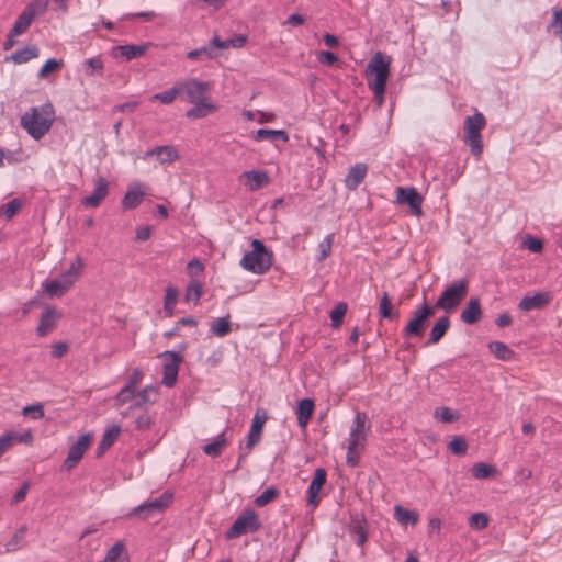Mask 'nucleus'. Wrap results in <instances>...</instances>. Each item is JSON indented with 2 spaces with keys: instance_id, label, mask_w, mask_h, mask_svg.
Here are the masks:
<instances>
[{
  "instance_id": "obj_45",
  "label": "nucleus",
  "mask_w": 562,
  "mask_h": 562,
  "mask_svg": "<svg viewBox=\"0 0 562 562\" xmlns=\"http://www.w3.org/2000/svg\"><path fill=\"white\" fill-rule=\"evenodd\" d=\"M217 56V53H213V47L203 46L198 49L188 52L187 58L190 60H207L213 59Z\"/></svg>"
},
{
  "instance_id": "obj_17",
  "label": "nucleus",
  "mask_w": 562,
  "mask_h": 562,
  "mask_svg": "<svg viewBox=\"0 0 562 562\" xmlns=\"http://www.w3.org/2000/svg\"><path fill=\"white\" fill-rule=\"evenodd\" d=\"M551 299L549 292H538L532 296H524L518 303V308L524 312L541 310L550 303Z\"/></svg>"
},
{
  "instance_id": "obj_47",
  "label": "nucleus",
  "mask_w": 562,
  "mask_h": 562,
  "mask_svg": "<svg viewBox=\"0 0 562 562\" xmlns=\"http://www.w3.org/2000/svg\"><path fill=\"white\" fill-rule=\"evenodd\" d=\"M279 496V490L274 486H270L266 488L259 496H257L254 501V504L257 507H263L267 504L271 503Z\"/></svg>"
},
{
  "instance_id": "obj_60",
  "label": "nucleus",
  "mask_w": 562,
  "mask_h": 562,
  "mask_svg": "<svg viewBox=\"0 0 562 562\" xmlns=\"http://www.w3.org/2000/svg\"><path fill=\"white\" fill-rule=\"evenodd\" d=\"M135 391L134 389L125 385L121 389L119 394L115 396V401L119 405H123L130 401H132L135 397Z\"/></svg>"
},
{
  "instance_id": "obj_23",
  "label": "nucleus",
  "mask_w": 562,
  "mask_h": 562,
  "mask_svg": "<svg viewBox=\"0 0 562 562\" xmlns=\"http://www.w3.org/2000/svg\"><path fill=\"white\" fill-rule=\"evenodd\" d=\"M245 186L250 191H257L269 184L270 179L266 171L250 170L241 173Z\"/></svg>"
},
{
  "instance_id": "obj_16",
  "label": "nucleus",
  "mask_w": 562,
  "mask_h": 562,
  "mask_svg": "<svg viewBox=\"0 0 562 562\" xmlns=\"http://www.w3.org/2000/svg\"><path fill=\"white\" fill-rule=\"evenodd\" d=\"M267 420V413L265 409H258L252 418V424L247 437L246 449L250 450L255 445L260 441L263 425Z\"/></svg>"
},
{
  "instance_id": "obj_36",
  "label": "nucleus",
  "mask_w": 562,
  "mask_h": 562,
  "mask_svg": "<svg viewBox=\"0 0 562 562\" xmlns=\"http://www.w3.org/2000/svg\"><path fill=\"white\" fill-rule=\"evenodd\" d=\"M157 395V387L146 386L138 393V400L130 406V411L140 408L143 405L153 404L156 398H151L150 395Z\"/></svg>"
},
{
  "instance_id": "obj_14",
  "label": "nucleus",
  "mask_w": 562,
  "mask_h": 562,
  "mask_svg": "<svg viewBox=\"0 0 562 562\" xmlns=\"http://www.w3.org/2000/svg\"><path fill=\"white\" fill-rule=\"evenodd\" d=\"M61 317V311L55 306H45L36 327L37 336L45 337L50 334L57 327V323Z\"/></svg>"
},
{
  "instance_id": "obj_55",
  "label": "nucleus",
  "mask_w": 562,
  "mask_h": 562,
  "mask_svg": "<svg viewBox=\"0 0 562 562\" xmlns=\"http://www.w3.org/2000/svg\"><path fill=\"white\" fill-rule=\"evenodd\" d=\"M434 416L436 419L442 423H453L458 419V415H456L449 407L446 406L436 408Z\"/></svg>"
},
{
  "instance_id": "obj_18",
  "label": "nucleus",
  "mask_w": 562,
  "mask_h": 562,
  "mask_svg": "<svg viewBox=\"0 0 562 562\" xmlns=\"http://www.w3.org/2000/svg\"><path fill=\"white\" fill-rule=\"evenodd\" d=\"M144 195L143 184L139 182L133 183L122 199V209L125 211L136 209L142 203Z\"/></svg>"
},
{
  "instance_id": "obj_27",
  "label": "nucleus",
  "mask_w": 562,
  "mask_h": 562,
  "mask_svg": "<svg viewBox=\"0 0 562 562\" xmlns=\"http://www.w3.org/2000/svg\"><path fill=\"white\" fill-rule=\"evenodd\" d=\"M450 327V319L448 316H442L438 318V321L434 324L429 338L426 342V345H436L438 344L441 338L446 335Z\"/></svg>"
},
{
  "instance_id": "obj_32",
  "label": "nucleus",
  "mask_w": 562,
  "mask_h": 562,
  "mask_svg": "<svg viewBox=\"0 0 562 562\" xmlns=\"http://www.w3.org/2000/svg\"><path fill=\"white\" fill-rule=\"evenodd\" d=\"M103 562H128V554L123 541L114 543L106 552Z\"/></svg>"
},
{
  "instance_id": "obj_42",
  "label": "nucleus",
  "mask_w": 562,
  "mask_h": 562,
  "mask_svg": "<svg viewBox=\"0 0 562 562\" xmlns=\"http://www.w3.org/2000/svg\"><path fill=\"white\" fill-rule=\"evenodd\" d=\"M43 289L49 297H61L66 294L68 289L57 280L45 281L42 283Z\"/></svg>"
},
{
  "instance_id": "obj_10",
  "label": "nucleus",
  "mask_w": 562,
  "mask_h": 562,
  "mask_svg": "<svg viewBox=\"0 0 562 562\" xmlns=\"http://www.w3.org/2000/svg\"><path fill=\"white\" fill-rule=\"evenodd\" d=\"M160 357L164 359L161 382L167 387H172L177 382L179 366L183 358L180 352L170 350L164 351Z\"/></svg>"
},
{
  "instance_id": "obj_28",
  "label": "nucleus",
  "mask_w": 562,
  "mask_h": 562,
  "mask_svg": "<svg viewBox=\"0 0 562 562\" xmlns=\"http://www.w3.org/2000/svg\"><path fill=\"white\" fill-rule=\"evenodd\" d=\"M193 104L194 105L186 113V116L191 120L205 117L216 111V106L213 103L206 102V100Z\"/></svg>"
},
{
  "instance_id": "obj_6",
  "label": "nucleus",
  "mask_w": 562,
  "mask_h": 562,
  "mask_svg": "<svg viewBox=\"0 0 562 562\" xmlns=\"http://www.w3.org/2000/svg\"><path fill=\"white\" fill-rule=\"evenodd\" d=\"M261 528L258 514L254 509L241 513L225 533L226 539H235L241 535L256 532Z\"/></svg>"
},
{
  "instance_id": "obj_2",
  "label": "nucleus",
  "mask_w": 562,
  "mask_h": 562,
  "mask_svg": "<svg viewBox=\"0 0 562 562\" xmlns=\"http://www.w3.org/2000/svg\"><path fill=\"white\" fill-rule=\"evenodd\" d=\"M54 119L53 105L45 104L25 112L21 117V125L34 139H41L50 130Z\"/></svg>"
},
{
  "instance_id": "obj_4",
  "label": "nucleus",
  "mask_w": 562,
  "mask_h": 562,
  "mask_svg": "<svg viewBox=\"0 0 562 562\" xmlns=\"http://www.w3.org/2000/svg\"><path fill=\"white\" fill-rule=\"evenodd\" d=\"M486 125L485 116L476 112L464 120V143L470 147L473 156L480 157L483 153L482 130Z\"/></svg>"
},
{
  "instance_id": "obj_62",
  "label": "nucleus",
  "mask_w": 562,
  "mask_h": 562,
  "mask_svg": "<svg viewBox=\"0 0 562 562\" xmlns=\"http://www.w3.org/2000/svg\"><path fill=\"white\" fill-rule=\"evenodd\" d=\"M353 540L358 546H363L367 541L368 535L361 522H358L352 528Z\"/></svg>"
},
{
  "instance_id": "obj_46",
  "label": "nucleus",
  "mask_w": 562,
  "mask_h": 562,
  "mask_svg": "<svg viewBox=\"0 0 562 562\" xmlns=\"http://www.w3.org/2000/svg\"><path fill=\"white\" fill-rule=\"evenodd\" d=\"M202 295V285L198 280H191L186 289V301L196 304Z\"/></svg>"
},
{
  "instance_id": "obj_35",
  "label": "nucleus",
  "mask_w": 562,
  "mask_h": 562,
  "mask_svg": "<svg viewBox=\"0 0 562 562\" xmlns=\"http://www.w3.org/2000/svg\"><path fill=\"white\" fill-rule=\"evenodd\" d=\"M33 19L31 13H26L24 10L20 13L16 21L14 22L11 31V37L19 36L23 34L32 24Z\"/></svg>"
},
{
  "instance_id": "obj_22",
  "label": "nucleus",
  "mask_w": 562,
  "mask_h": 562,
  "mask_svg": "<svg viewBox=\"0 0 562 562\" xmlns=\"http://www.w3.org/2000/svg\"><path fill=\"white\" fill-rule=\"evenodd\" d=\"M83 263L82 260L77 257L69 266V268L59 274L55 280L59 281L61 285L66 286L68 290L76 283L81 274Z\"/></svg>"
},
{
  "instance_id": "obj_20",
  "label": "nucleus",
  "mask_w": 562,
  "mask_h": 562,
  "mask_svg": "<svg viewBox=\"0 0 562 562\" xmlns=\"http://www.w3.org/2000/svg\"><path fill=\"white\" fill-rule=\"evenodd\" d=\"M483 312L481 308L480 299L476 296L470 297L465 307L460 314V319L468 325H473L482 318Z\"/></svg>"
},
{
  "instance_id": "obj_11",
  "label": "nucleus",
  "mask_w": 562,
  "mask_h": 562,
  "mask_svg": "<svg viewBox=\"0 0 562 562\" xmlns=\"http://www.w3.org/2000/svg\"><path fill=\"white\" fill-rule=\"evenodd\" d=\"M423 200L422 194L414 187L396 188V202L406 204L412 215L420 217L424 214L422 209Z\"/></svg>"
},
{
  "instance_id": "obj_19",
  "label": "nucleus",
  "mask_w": 562,
  "mask_h": 562,
  "mask_svg": "<svg viewBox=\"0 0 562 562\" xmlns=\"http://www.w3.org/2000/svg\"><path fill=\"white\" fill-rule=\"evenodd\" d=\"M33 435L30 430L20 434L16 431H7L0 437V457L5 453L14 443H31Z\"/></svg>"
},
{
  "instance_id": "obj_61",
  "label": "nucleus",
  "mask_w": 562,
  "mask_h": 562,
  "mask_svg": "<svg viewBox=\"0 0 562 562\" xmlns=\"http://www.w3.org/2000/svg\"><path fill=\"white\" fill-rule=\"evenodd\" d=\"M522 245L532 252H540L543 248L542 240L530 235L525 237Z\"/></svg>"
},
{
  "instance_id": "obj_12",
  "label": "nucleus",
  "mask_w": 562,
  "mask_h": 562,
  "mask_svg": "<svg viewBox=\"0 0 562 562\" xmlns=\"http://www.w3.org/2000/svg\"><path fill=\"white\" fill-rule=\"evenodd\" d=\"M370 425L368 424L367 415L358 412L352 422L348 445L364 449Z\"/></svg>"
},
{
  "instance_id": "obj_34",
  "label": "nucleus",
  "mask_w": 562,
  "mask_h": 562,
  "mask_svg": "<svg viewBox=\"0 0 562 562\" xmlns=\"http://www.w3.org/2000/svg\"><path fill=\"white\" fill-rule=\"evenodd\" d=\"M490 351L502 361H508L514 357V351L502 341H491L488 344Z\"/></svg>"
},
{
  "instance_id": "obj_64",
  "label": "nucleus",
  "mask_w": 562,
  "mask_h": 562,
  "mask_svg": "<svg viewBox=\"0 0 562 562\" xmlns=\"http://www.w3.org/2000/svg\"><path fill=\"white\" fill-rule=\"evenodd\" d=\"M318 60L322 64L331 66V65H334L335 63L338 61V57L334 53H331V52L323 50L318 55Z\"/></svg>"
},
{
  "instance_id": "obj_49",
  "label": "nucleus",
  "mask_w": 562,
  "mask_h": 562,
  "mask_svg": "<svg viewBox=\"0 0 562 562\" xmlns=\"http://www.w3.org/2000/svg\"><path fill=\"white\" fill-rule=\"evenodd\" d=\"M85 72L87 76L102 75L103 61L100 57H92L85 63Z\"/></svg>"
},
{
  "instance_id": "obj_56",
  "label": "nucleus",
  "mask_w": 562,
  "mask_h": 562,
  "mask_svg": "<svg viewBox=\"0 0 562 562\" xmlns=\"http://www.w3.org/2000/svg\"><path fill=\"white\" fill-rule=\"evenodd\" d=\"M23 415L34 420L41 419L44 417V407L41 403L27 405L23 408Z\"/></svg>"
},
{
  "instance_id": "obj_13",
  "label": "nucleus",
  "mask_w": 562,
  "mask_h": 562,
  "mask_svg": "<svg viewBox=\"0 0 562 562\" xmlns=\"http://www.w3.org/2000/svg\"><path fill=\"white\" fill-rule=\"evenodd\" d=\"M91 441L92 436L90 434L81 435L77 439V441L70 446L67 458L63 463V468L67 471L74 469L77 465V463L82 459Z\"/></svg>"
},
{
  "instance_id": "obj_43",
  "label": "nucleus",
  "mask_w": 562,
  "mask_h": 562,
  "mask_svg": "<svg viewBox=\"0 0 562 562\" xmlns=\"http://www.w3.org/2000/svg\"><path fill=\"white\" fill-rule=\"evenodd\" d=\"M211 331L217 337H225L231 333L229 315L217 318L211 325Z\"/></svg>"
},
{
  "instance_id": "obj_25",
  "label": "nucleus",
  "mask_w": 562,
  "mask_h": 562,
  "mask_svg": "<svg viewBox=\"0 0 562 562\" xmlns=\"http://www.w3.org/2000/svg\"><path fill=\"white\" fill-rule=\"evenodd\" d=\"M368 171L366 164H356L346 176L345 186L349 190H355L363 181Z\"/></svg>"
},
{
  "instance_id": "obj_1",
  "label": "nucleus",
  "mask_w": 562,
  "mask_h": 562,
  "mask_svg": "<svg viewBox=\"0 0 562 562\" xmlns=\"http://www.w3.org/2000/svg\"><path fill=\"white\" fill-rule=\"evenodd\" d=\"M391 57L376 52L366 68L368 87L374 95L378 106L384 103L386 82L390 76Z\"/></svg>"
},
{
  "instance_id": "obj_31",
  "label": "nucleus",
  "mask_w": 562,
  "mask_h": 562,
  "mask_svg": "<svg viewBox=\"0 0 562 562\" xmlns=\"http://www.w3.org/2000/svg\"><path fill=\"white\" fill-rule=\"evenodd\" d=\"M26 532L27 527L25 525L16 529L11 539L5 543V552H15L24 548L26 546Z\"/></svg>"
},
{
  "instance_id": "obj_53",
  "label": "nucleus",
  "mask_w": 562,
  "mask_h": 562,
  "mask_svg": "<svg viewBox=\"0 0 562 562\" xmlns=\"http://www.w3.org/2000/svg\"><path fill=\"white\" fill-rule=\"evenodd\" d=\"M334 238H335V234L331 233V234H328L323 239V241L319 243V245H318L319 256L317 258L319 261L326 259L330 255Z\"/></svg>"
},
{
  "instance_id": "obj_3",
  "label": "nucleus",
  "mask_w": 562,
  "mask_h": 562,
  "mask_svg": "<svg viewBox=\"0 0 562 562\" xmlns=\"http://www.w3.org/2000/svg\"><path fill=\"white\" fill-rule=\"evenodd\" d=\"M252 250L245 254L240 260V266L250 272L262 274L267 272L272 265V254L266 248L259 239H252Z\"/></svg>"
},
{
  "instance_id": "obj_57",
  "label": "nucleus",
  "mask_w": 562,
  "mask_h": 562,
  "mask_svg": "<svg viewBox=\"0 0 562 562\" xmlns=\"http://www.w3.org/2000/svg\"><path fill=\"white\" fill-rule=\"evenodd\" d=\"M362 451L363 449L360 447L348 445V451L346 457L347 464L352 468L357 467Z\"/></svg>"
},
{
  "instance_id": "obj_15",
  "label": "nucleus",
  "mask_w": 562,
  "mask_h": 562,
  "mask_svg": "<svg viewBox=\"0 0 562 562\" xmlns=\"http://www.w3.org/2000/svg\"><path fill=\"white\" fill-rule=\"evenodd\" d=\"M109 194V182L105 178L99 177L95 180V188L92 194L85 196L81 204L88 207H98Z\"/></svg>"
},
{
  "instance_id": "obj_48",
  "label": "nucleus",
  "mask_w": 562,
  "mask_h": 562,
  "mask_svg": "<svg viewBox=\"0 0 562 562\" xmlns=\"http://www.w3.org/2000/svg\"><path fill=\"white\" fill-rule=\"evenodd\" d=\"M48 3L49 0H33L24 8V11L29 14L31 13L32 19L34 20L47 10Z\"/></svg>"
},
{
  "instance_id": "obj_24",
  "label": "nucleus",
  "mask_w": 562,
  "mask_h": 562,
  "mask_svg": "<svg viewBox=\"0 0 562 562\" xmlns=\"http://www.w3.org/2000/svg\"><path fill=\"white\" fill-rule=\"evenodd\" d=\"M149 43L140 44V45H120L114 47V55L122 56L126 60H132L134 58L142 57L148 49Z\"/></svg>"
},
{
  "instance_id": "obj_63",
  "label": "nucleus",
  "mask_w": 562,
  "mask_h": 562,
  "mask_svg": "<svg viewBox=\"0 0 562 562\" xmlns=\"http://www.w3.org/2000/svg\"><path fill=\"white\" fill-rule=\"evenodd\" d=\"M151 425V417L147 412L142 413L136 417L135 428L138 430H147Z\"/></svg>"
},
{
  "instance_id": "obj_7",
  "label": "nucleus",
  "mask_w": 562,
  "mask_h": 562,
  "mask_svg": "<svg viewBox=\"0 0 562 562\" xmlns=\"http://www.w3.org/2000/svg\"><path fill=\"white\" fill-rule=\"evenodd\" d=\"M172 502V494L165 492L160 496L148 499L143 504L134 507L130 513L128 517L131 518H139L147 519L155 513H161L165 510Z\"/></svg>"
},
{
  "instance_id": "obj_8",
  "label": "nucleus",
  "mask_w": 562,
  "mask_h": 562,
  "mask_svg": "<svg viewBox=\"0 0 562 562\" xmlns=\"http://www.w3.org/2000/svg\"><path fill=\"white\" fill-rule=\"evenodd\" d=\"M435 314V307L424 303L413 313L412 319L403 329L405 337H422L428 321Z\"/></svg>"
},
{
  "instance_id": "obj_52",
  "label": "nucleus",
  "mask_w": 562,
  "mask_h": 562,
  "mask_svg": "<svg viewBox=\"0 0 562 562\" xmlns=\"http://www.w3.org/2000/svg\"><path fill=\"white\" fill-rule=\"evenodd\" d=\"M488 524V517L485 513L472 514L469 518V525L474 530H482Z\"/></svg>"
},
{
  "instance_id": "obj_41",
  "label": "nucleus",
  "mask_w": 562,
  "mask_h": 562,
  "mask_svg": "<svg viewBox=\"0 0 562 562\" xmlns=\"http://www.w3.org/2000/svg\"><path fill=\"white\" fill-rule=\"evenodd\" d=\"M395 517L400 524L403 525H415L418 521V515L415 512L405 509L401 505H396L394 508Z\"/></svg>"
},
{
  "instance_id": "obj_37",
  "label": "nucleus",
  "mask_w": 562,
  "mask_h": 562,
  "mask_svg": "<svg viewBox=\"0 0 562 562\" xmlns=\"http://www.w3.org/2000/svg\"><path fill=\"white\" fill-rule=\"evenodd\" d=\"M179 94V85L177 82L172 88L151 95L149 100L150 102L159 101L162 104H170L176 100L177 95Z\"/></svg>"
},
{
  "instance_id": "obj_44",
  "label": "nucleus",
  "mask_w": 562,
  "mask_h": 562,
  "mask_svg": "<svg viewBox=\"0 0 562 562\" xmlns=\"http://www.w3.org/2000/svg\"><path fill=\"white\" fill-rule=\"evenodd\" d=\"M348 305L345 302H339L330 312L331 327L338 328L344 322V317L347 313Z\"/></svg>"
},
{
  "instance_id": "obj_50",
  "label": "nucleus",
  "mask_w": 562,
  "mask_h": 562,
  "mask_svg": "<svg viewBox=\"0 0 562 562\" xmlns=\"http://www.w3.org/2000/svg\"><path fill=\"white\" fill-rule=\"evenodd\" d=\"M448 449L451 453L456 456H463L467 453L468 450L467 440L462 436H456L448 443Z\"/></svg>"
},
{
  "instance_id": "obj_30",
  "label": "nucleus",
  "mask_w": 562,
  "mask_h": 562,
  "mask_svg": "<svg viewBox=\"0 0 562 562\" xmlns=\"http://www.w3.org/2000/svg\"><path fill=\"white\" fill-rule=\"evenodd\" d=\"M227 443L228 439L226 438L225 432H221L212 442L204 445L202 450L206 456L217 458L222 454Z\"/></svg>"
},
{
  "instance_id": "obj_33",
  "label": "nucleus",
  "mask_w": 562,
  "mask_h": 562,
  "mask_svg": "<svg viewBox=\"0 0 562 562\" xmlns=\"http://www.w3.org/2000/svg\"><path fill=\"white\" fill-rule=\"evenodd\" d=\"M255 139H257V140H270V142L282 140V142L285 143V142L289 140V135L283 130L260 128V130H258L256 132Z\"/></svg>"
},
{
  "instance_id": "obj_51",
  "label": "nucleus",
  "mask_w": 562,
  "mask_h": 562,
  "mask_svg": "<svg viewBox=\"0 0 562 562\" xmlns=\"http://www.w3.org/2000/svg\"><path fill=\"white\" fill-rule=\"evenodd\" d=\"M63 66L61 60H57L55 58H50L45 61L42 68L38 71V78H46L49 74L57 71Z\"/></svg>"
},
{
  "instance_id": "obj_39",
  "label": "nucleus",
  "mask_w": 562,
  "mask_h": 562,
  "mask_svg": "<svg viewBox=\"0 0 562 562\" xmlns=\"http://www.w3.org/2000/svg\"><path fill=\"white\" fill-rule=\"evenodd\" d=\"M178 290L173 286H167L165 290V299H164V311L167 316H172L173 307L178 302Z\"/></svg>"
},
{
  "instance_id": "obj_26",
  "label": "nucleus",
  "mask_w": 562,
  "mask_h": 562,
  "mask_svg": "<svg viewBox=\"0 0 562 562\" xmlns=\"http://www.w3.org/2000/svg\"><path fill=\"white\" fill-rule=\"evenodd\" d=\"M314 401L312 398H304L297 403L296 416L300 427L305 428L308 424L311 416L314 412Z\"/></svg>"
},
{
  "instance_id": "obj_40",
  "label": "nucleus",
  "mask_w": 562,
  "mask_h": 562,
  "mask_svg": "<svg viewBox=\"0 0 562 562\" xmlns=\"http://www.w3.org/2000/svg\"><path fill=\"white\" fill-rule=\"evenodd\" d=\"M156 157L160 164L172 162L179 159L178 151L169 145L157 146Z\"/></svg>"
},
{
  "instance_id": "obj_38",
  "label": "nucleus",
  "mask_w": 562,
  "mask_h": 562,
  "mask_svg": "<svg viewBox=\"0 0 562 562\" xmlns=\"http://www.w3.org/2000/svg\"><path fill=\"white\" fill-rule=\"evenodd\" d=\"M496 472H497V470L495 467L484 463V462L475 463L471 469V473H472L473 477H475L477 480H484V479L491 477Z\"/></svg>"
},
{
  "instance_id": "obj_59",
  "label": "nucleus",
  "mask_w": 562,
  "mask_h": 562,
  "mask_svg": "<svg viewBox=\"0 0 562 562\" xmlns=\"http://www.w3.org/2000/svg\"><path fill=\"white\" fill-rule=\"evenodd\" d=\"M379 312L383 318H392L393 317L392 305H391L387 292H383V294H382L380 306H379Z\"/></svg>"
},
{
  "instance_id": "obj_58",
  "label": "nucleus",
  "mask_w": 562,
  "mask_h": 562,
  "mask_svg": "<svg viewBox=\"0 0 562 562\" xmlns=\"http://www.w3.org/2000/svg\"><path fill=\"white\" fill-rule=\"evenodd\" d=\"M120 431H121V429L116 425L108 428L104 431V434H103V436L101 438V441L103 442L104 446H110L111 447L115 442V440L119 438Z\"/></svg>"
},
{
  "instance_id": "obj_21",
  "label": "nucleus",
  "mask_w": 562,
  "mask_h": 562,
  "mask_svg": "<svg viewBox=\"0 0 562 562\" xmlns=\"http://www.w3.org/2000/svg\"><path fill=\"white\" fill-rule=\"evenodd\" d=\"M326 470L323 468H318L315 470L314 477L308 486L307 494H308V504L313 505L314 507L317 506L319 499V492L324 484L326 483Z\"/></svg>"
},
{
  "instance_id": "obj_29",
  "label": "nucleus",
  "mask_w": 562,
  "mask_h": 562,
  "mask_svg": "<svg viewBox=\"0 0 562 562\" xmlns=\"http://www.w3.org/2000/svg\"><path fill=\"white\" fill-rule=\"evenodd\" d=\"M38 55L40 49L35 45H30L18 49L10 57H7L5 60H12L14 64L20 65L38 57Z\"/></svg>"
},
{
  "instance_id": "obj_5",
  "label": "nucleus",
  "mask_w": 562,
  "mask_h": 562,
  "mask_svg": "<svg viewBox=\"0 0 562 562\" xmlns=\"http://www.w3.org/2000/svg\"><path fill=\"white\" fill-rule=\"evenodd\" d=\"M469 292V280L463 278L461 280L452 282L441 293L436 302V306L443 310L447 313L454 311L460 303L464 300Z\"/></svg>"
},
{
  "instance_id": "obj_9",
  "label": "nucleus",
  "mask_w": 562,
  "mask_h": 562,
  "mask_svg": "<svg viewBox=\"0 0 562 562\" xmlns=\"http://www.w3.org/2000/svg\"><path fill=\"white\" fill-rule=\"evenodd\" d=\"M180 94L186 97L189 103H195L207 99L210 85L194 78L178 82Z\"/></svg>"
},
{
  "instance_id": "obj_54",
  "label": "nucleus",
  "mask_w": 562,
  "mask_h": 562,
  "mask_svg": "<svg viewBox=\"0 0 562 562\" xmlns=\"http://www.w3.org/2000/svg\"><path fill=\"white\" fill-rule=\"evenodd\" d=\"M22 207V202L20 199H12L1 209V214L5 216L7 220H11Z\"/></svg>"
}]
</instances>
